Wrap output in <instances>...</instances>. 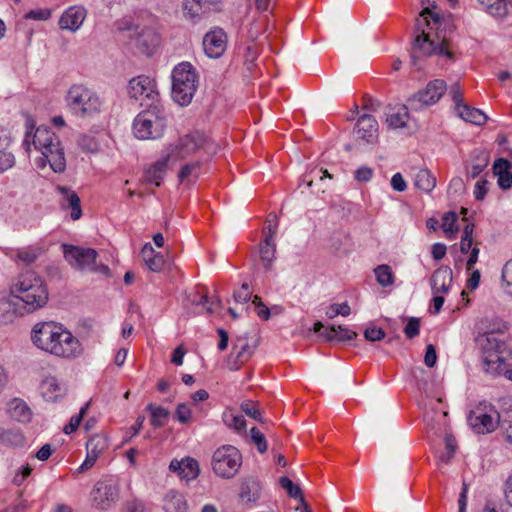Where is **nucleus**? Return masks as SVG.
Returning a JSON list of instances; mask_svg holds the SVG:
<instances>
[{"label":"nucleus","instance_id":"6e6d98bb","mask_svg":"<svg viewBox=\"0 0 512 512\" xmlns=\"http://www.w3.org/2000/svg\"><path fill=\"white\" fill-rule=\"evenodd\" d=\"M264 22V18H259L250 24V27L248 29V38L251 41H255L261 35V33L263 32Z\"/></svg>","mask_w":512,"mask_h":512},{"label":"nucleus","instance_id":"7c9ffc66","mask_svg":"<svg viewBox=\"0 0 512 512\" xmlns=\"http://www.w3.org/2000/svg\"><path fill=\"white\" fill-rule=\"evenodd\" d=\"M484 365L487 372L505 376L509 367H511V358L506 359L498 353H492L485 357Z\"/></svg>","mask_w":512,"mask_h":512},{"label":"nucleus","instance_id":"1a4fd4ad","mask_svg":"<svg viewBox=\"0 0 512 512\" xmlns=\"http://www.w3.org/2000/svg\"><path fill=\"white\" fill-rule=\"evenodd\" d=\"M241 465L242 455L235 446L223 445L217 448L212 455V470L222 479L235 477Z\"/></svg>","mask_w":512,"mask_h":512},{"label":"nucleus","instance_id":"c03bdc74","mask_svg":"<svg viewBox=\"0 0 512 512\" xmlns=\"http://www.w3.org/2000/svg\"><path fill=\"white\" fill-rule=\"evenodd\" d=\"M89 405L90 403L87 402L85 403L81 409H80V412L77 414V415H73L69 421V423L64 427L63 431L65 434H71L73 433L74 431L77 430V428L79 427L84 415L86 414L88 408H89Z\"/></svg>","mask_w":512,"mask_h":512},{"label":"nucleus","instance_id":"4c0bfd02","mask_svg":"<svg viewBox=\"0 0 512 512\" xmlns=\"http://www.w3.org/2000/svg\"><path fill=\"white\" fill-rule=\"evenodd\" d=\"M374 274H375L377 283L381 287H389L394 284L395 275L389 265L382 264V265L377 266L374 269Z\"/></svg>","mask_w":512,"mask_h":512},{"label":"nucleus","instance_id":"69168bd1","mask_svg":"<svg viewBox=\"0 0 512 512\" xmlns=\"http://www.w3.org/2000/svg\"><path fill=\"white\" fill-rule=\"evenodd\" d=\"M419 321L417 318H410L407 322L404 333L409 338L412 339L419 334Z\"/></svg>","mask_w":512,"mask_h":512},{"label":"nucleus","instance_id":"0e129e2a","mask_svg":"<svg viewBox=\"0 0 512 512\" xmlns=\"http://www.w3.org/2000/svg\"><path fill=\"white\" fill-rule=\"evenodd\" d=\"M123 512H145V504L139 499L128 500L124 504Z\"/></svg>","mask_w":512,"mask_h":512},{"label":"nucleus","instance_id":"cd10ccee","mask_svg":"<svg viewBox=\"0 0 512 512\" xmlns=\"http://www.w3.org/2000/svg\"><path fill=\"white\" fill-rule=\"evenodd\" d=\"M57 191L61 195V205L64 209H71V218L78 220L82 216V209L80 205V198L72 189L65 186H57Z\"/></svg>","mask_w":512,"mask_h":512},{"label":"nucleus","instance_id":"c85d7f7f","mask_svg":"<svg viewBox=\"0 0 512 512\" xmlns=\"http://www.w3.org/2000/svg\"><path fill=\"white\" fill-rule=\"evenodd\" d=\"M386 123L392 129H399L406 126L409 113L405 105L388 106L385 112Z\"/></svg>","mask_w":512,"mask_h":512},{"label":"nucleus","instance_id":"13d9d810","mask_svg":"<svg viewBox=\"0 0 512 512\" xmlns=\"http://www.w3.org/2000/svg\"><path fill=\"white\" fill-rule=\"evenodd\" d=\"M252 297V291L247 283H243L241 288L234 292V300L238 303H247Z\"/></svg>","mask_w":512,"mask_h":512},{"label":"nucleus","instance_id":"ea45409f","mask_svg":"<svg viewBox=\"0 0 512 512\" xmlns=\"http://www.w3.org/2000/svg\"><path fill=\"white\" fill-rule=\"evenodd\" d=\"M458 216L455 212H447L442 217V228L447 238L453 239L458 231Z\"/></svg>","mask_w":512,"mask_h":512},{"label":"nucleus","instance_id":"864d4df0","mask_svg":"<svg viewBox=\"0 0 512 512\" xmlns=\"http://www.w3.org/2000/svg\"><path fill=\"white\" fill-rule=\"evenodd\" d=\"M38 255L37 249L26 248L18 251L17 258L24 264L29 265L36 261Z\"/></svg>","mask_w":512,"mask_h":512},{"label":"nucleus","instance_id":"09e8293b","mask_svg":"<svg viewBox=\"0 0 512 512\" xmlns=\"http://www.w3.org/2000/svg\"><path fill=\"white\" fill-rule=\"evenodd\" d=\"M250 435L253 443L257 446V450L259 451V453L266 452L268 446L263 433L256 427H252L250 430Z\"/></svg>","mask_w":512,"mask_h":512},{"label":"nucleus","instance_id":"6e6552de","mask_svg":"<svg viewBox=\"0 0 512 512\" xmlns=\"http://www.w3.org/2000/svg\"><path fill=\"white\" fill-rule=\"evenodd\" d=\"M198 150H204L208 154H215L217 145L200 132H194L180 137L175 143L169 145L166 153L176 163Z\"/></svg>","mask_w":512,"mask_h":512},{"label":"nucleus","instance_id":"dca6fc26","mask_svg":"<svg viewBox=\"0 0 512 512\" xmlns=\"http://www.w3.org/2000/svg\"><path fill=\"white\" fill-rule=\"evenodd\" d=\"M202 44L209 58L218 59L227 48V35L221 28H215L205 34Z\"/></svg>","mask_w":512,"mask_h":512},{"label":"nucleus","instance_id":"ddd939ff","mask_svg":"<svg viewBox=\"0 0 512 512\" xmlns=\"http://www.w3.org/2000/svg\"><path fill=\"white\" fill-rule=\"evenodd\" d=\"M119 485L112 480L98 481L92 491V504L96 509L108 510L119 499Z\"/></svg>","mask_w":512,"mask_h":512},{"label":"nucleus","instance_id":"a18cd8bd","mask_svg":"<svg viewBox=\"0 0 512 512\" xmlns=\"http://www.w3.org/2000/svg\"><path fill=\"white\" fill-rule=\"evenodd\" d=\"M350 313H351V308H350L349 304L347 302H343V303L331 304L327 308L325 314L329 319H333L338 315H341L344 317L349 316Z\"/></svg>","mask_w":512,"mask_h":512},{"label":"nucleus","instance_id":"6ab92c4d","mask_svg":"<svg viewBox=\"0 0 512 512\" xmlns=\"http://www.w3.org/2000/svg\"><path fill=\"white\" fill-rule=\"evenodd\" d=\"M87 17V10L81 5L68 7L59 19V27L70 32L78 31Z\"/></svg>","mask_w":512,"mask_h":512},{"label":"nucleus","instance_id":"5fc2aeb1","mask_svg":"<svg viewBox=\"0 0 512 512\" xmlns=\"http://www.w3.org/2000/svg\"><path fill=\"white\" fill-rule=\"evenodd\" d=\"M175 416L180 423L186 424L191 420L192 412L187 404L180 403L176 407Z\"/></svg>","mask_w":512,"mask_h":512},{"label":"nucleus","instance_id":"052dcab7","mask_svg":"<svg viewBox=\"0 0 512 512\" xmlns=\"http://www.w3.org/2000/svg\"><path fill=\"white\" fill-rule=\"evenodd\" d=\"M364 337L370 342L380 341L385 337V332L381 328L368 327L364 331Z\"/></svg>","mask_w":512,"mask_h":512},{"label":"nucleus","instance_id":"a878e982","mask_svg":"<svg viewBox=\"0 0 512 512\" xmlns=\"http://www.w3.org/2000/svg\"><path fill=\"white\" fill-rule=\"evenodd\" d=\"M431 290L433 294H447L452 284V270L448 266L436 269L431 277Z\"/></svg>","mask_w":512,"mask_h":512},{"label":"nucleus","instance_id":"f3484780","mask_svg":"<svg viewBox=\"0 0 512 512\" xmlns=\"http://www.w3.org/2000/svg\"><path fill=\"white\" fill-rule=\"evenodd\" d=\"M43 399L47 402H58L67 393L66 384L56 376H45L39 386Z\"/></svg>","mask_w":512,"mask_h":512},{"label":"nucleus","instance_id":"7ed1b4c3","mask_svg":"<svg viewBox=\"0 0 512 512\" xmlns=\"http://www.w3.org/2000/svg\"><path fill=\"white\" fill-rule=\"evenodd\" d=\"M31 145L42 154V157L37 162L39 168H44L46 163H48L55 173L65 171L66 158L64 148L59 137L48 127H38L33 135L29 131L26 132L23 146L27 152H30Z\"/></svg>","mask_w":512,"mask_h":512},{"label":"nucleus","instance_id":"aec40b11","mask_svg":"<svg viewBox=\"0 0 512 512\" xmlns=\"http://www.w3.org/2000/svg\"><path fill=\"white\" fill-rule=\"evenodd\" d=\"M474 224L468 223L463 229V233L460 240V251L463 254L469 253V257L466 262L467 270H471L472 267L477 263L480 249L477 244L474 245L473 239Z\"/></svg>","mask_w":512,"mask_h":512},{"label":"nucleus","instance_id":"49530a36","mask_svg":"<svg viewBox=\"0 0 512 512\" xmlns=\"http://www.w3.org/2000/svg\"><path fill=\"white\" fill-rule=\"evenodd\" d=\"M489 156L485 152H481L477 157V162L472 164L468 174L471 178H476L487 167Z\"/></svg>","mask_w":512,"mask_h":512},{"label":"nucleus","instance_id":"338daca9","mask_svg":"<svg viewBox=\"0 0 512 512\" xmlns=\"http://www.w3.org/2000/svg\"><path fill=\"white\" fill-rule=\"evenodd\" d=\"M503 493L506 504L512 508V474L504 482Z\"/></svg>","mask_w":512,"mask_h":512},{"label":"nucleus","instance_id":"f03ea898","mask_svg":"<svg viewBox=\"0 0 512 512\" xmlns=\"http://www.w3.org/2000/svg\"><path fill=\"white\" fill-rule=\"evenodd\" d=\"M31 341L38 349L67 360L78 358L83 352L80 341L62 324L53 321L36 323Z\"/></svg>","mask_w":512,"mask_h":512},{"label":"nucleus","instance_id":"473e14b6","mask_svg":"<svg viewBox=\"0 0 512 512\" xmlns=\"http://www.w3.org/2000/svg\"><path fill=\"white\" fill-rule=\"evenodd\" d=\"M163 509L165 512H186L187 502L185 497L177 491H169L163 500Z\"/></svg>","mask_w":512,"mask_h":512},{"label":"nucleus","instance_id":"393cba45","mask_svg":"<svg viewBox=\"0 0 512 512\" xmlns=\"http://www.w3.org/2000/svg\"><path fill=\"white\" fill-rule=\"evenodd\" d=\"M313 330L315 333H320L328 341H348L357 336L356 332L343 326H331L324 329L321 322H316Z\"/></svg>","mask_w":512,"mask_h":512},{"label":"nucleus","instance_id":"774afa93","mask_svg":"<svg viewBox=\"0 0 512 512\" xmlns=\"http://www.w3.org/2000/svg\"><path fill=\"white\" fill-rule=\"evenodd\" d=\"M502 280L506 286L512 288V259L506 262L502 269Z\"/></svg>","mask_w":512,"mask_h":512},{"label":"nucleus","instance_id":"37998d69","mask_svg":"<svg viewBox=\"0 0 512 512\" xmlns=\"http://www.w3.org/2000/svg\"><path fill=\"white\" fill-rule=\"evenodd\" d=\"M445 452L439 456V462L447 464L456 452V440L452 435L445 436Z\"/></svg>","mask_w":512,"mask_h":512},{"label":"nucleus","instance_id":"2f4dec72","mask_svg":"<svg viewBox=\"0 0 512 512\" xmlns=\"http://www.w3.org/2000/svg\"><path fill=\"white\" fill-rule=\"evenodd\" d=\"M481 10L496 19H503L508 14L505 0H476Z\"/></svg>","mask_w":512,"mask_h":512},{"label":"nucleus","instance_id":"20e7f679","mask_svg":"<svg viewBox=\"0 0 512 512\" xmlns=\"http://www.w3.org/2000/svg\"><path fill=\"white\" fill-rule=\"evenodd\" d=\"M10 293L22 301L29 312L42 308L48 300V292L42 279L31 271L21 273L13 280Z\"/></svg>","mask_w":512,"mask_h":512},{"label":"nucleus","instance_id":"5701e85b","mask_svg":"<svg viewBox=\"0 0 512 512\" xmlns=\"http://www.w3.org/2000/svg\"><path fill=\"white\" fill-rule=\"evenodd\" d=\"M354 131L357 138L373 143L378 137V123L372 115L363 114L359 117Z\"/></svg>","mask_w":512,"mask_h":512},{"label":"nucleus","instance_id":"e433bc0d","mask_svg":"<svg viewBox=\"0 0 512 512\" xmlns=\"http://www.w3.org/2000/svg\"><path fill=\"white\" fill-rule=\"evenodd\" d=\"M108 442L104 436L94 435L86 443L87 453L98 459V457L107 449Z\"/></svg>","mask_w":512,"mask_h":512},{"label":"nucleus","instance_id":"a19ab883","mask_svg":"<svg viewBox=\"0 0 512 512\" xmlns=\"http://www.w3.org/2000/svg\"><path fill=\"white\" fill-rule=\"evenodd\" d=\"M223 422L227 427L232 428L237 432L243 431L246 428V420L244 416L235 414L232 411H226L223 413Z\"/></svg>","mask_w":512,"mask_h":512},{"label":"nucleus","instance_id":"e2e57ef3","mask_svg":"<svg viewBox=\"0 0 512 512\" xmlns=\"http://www.w3.org/2000/svg\"><path fill=\"white\" fill-rule=\"evenodd\" d=\"M488 181L485 179H480L476 182L474 186V197L476 200H483L488 193Z\"/></svg>","mask_w":512,"mask_h":512},{"label":"nucleus","instance_id":"58836bf2","mask_svg":"<svg viewBox=\"0 0 512 512\" xmlns=\"http://www.w3.org/2000/svg\"><path fill=\"white\" fill-rule=\"evenodd\" d=\"M205 4H208L205 0H184L183 12L185 17L190 20L198 19Z\"/></svg>","mask_w":512,"mask_h":512},{"label":"nucleus","instance_id":"412c9836","mask_svg":"<svg viewBox=\"0 0 512 512\" xmlns=\"http://www.w3.org/2000/svg\"><path fill=\"white\" fill-rule=\"evenodd\" d=\"M169 469L187 482L196 479L200 472L198 461L191 457L181 460L173 459L170 462Z\"/></svg>","mask_w":512,"mask_h":512},{"label":"nucleus","instance_id":"680f3d73","mask_svg":"<svg viewBox=\"0 0 512 512\" xmlns=\"http://www.w3.org/2000/svg\"><path fill=\"white\" fill-rule=\"evenodd\" d=\"M509 171H511V163L507 159L499 158L494 162L493 173L495 176L499 177Z\"/></svg>","mask_w":512,"mask_h":512},{"label":"nucleus","instance_id":"2eb2a0df","mask_svg":"<svg viewBox=\"0 0 512 512\" xmlns=\"http://www.w3.org/2000/svg\"><path fill=\"white\" fill-rule=\"evenodd\" d=\"M267 233L264 241L260 244V259L266 270H270L276 258L275 236L277 233V216L270 214L267 220Z\"/></svg>","mask_w":512,"mask_h":512},{"label":"nucleus","instance_id":"4d7b16f0","mask_svg":"<svg viewBox=\"0 0 512 512\" xmlns=\"http://www.w3.org/2000/svg\"><path fill=\"white\" fill-rule=\"evenodd\" d=\"M32 467L29 464H26L19 468L13 477V483L17 486H20L24 483V481L31 475Z\"/></svg>","mask_w":512,"mask_h":512},{"label":"nucleus","instance_id":"c9c22d12","mask_svg":"<svg viewBox=\"0 0 512 512\" xmlns=\"http://www.w3.org/2000/svg\"><path fill=\"white\" fill-rule=\"evenodd\" d=\"M146 409L150 412V422L153 427L159 428L165 425L170 415V412L166 408L156 406L154 404H148Z\"/></svg>","mask_w":512,"mask_h":512},{"label":"nucleus","instance_id":"9b49d317","mask_svg":"<svg viewBox=\"0 0 512 512\" xmlns=\"http://www.w3.org/2000/svg\"><path fill=\"white\" fill-rule=\"evenodd\" d=\"M467 421L475 433L485 434L497 428L500 416L492 405L481 403L470 411Z\"/></svg>","mask_w":512,"mask_h":512},{"label":"nucleus","instance_id":"de8ad7c7","mask_svg":"<svg viewBox=\"0 0 512 512\" xmlns=\"http://www.w3.org/2000/svg\"><path fill=\"white\" fill-rule=\"evenodd\" d=\"M0 323L8 324L13 321L15 318V309L12 307L11 303L7 300H0Z\"/></svg>","mask_w":512,"mask_h":512},{"label":"nucleus","instance_id":"603ef678","mask_svg":"<svg viewBox=\"0 0 512 512\" xmlns=\"http://www.w3.org/2000/svg\"><path fill=\"white\" fill-rule=\"evenodd\" d=\"M200 163L199 162H191L185 164L179 174L178 178L181 182L186 181L190 178V176H197V171L199 170Z\"/></svg>","mask_w":512,"mask_h":512},{"label":"nucleus","instance_id":"b1692460","mask_svg":"<svg viewBox=\"0 0 512 512\" xmlns=\"http://www.w3.org/2000/svg\"><path fill=\"white\" fill-rule=\"evenodd\" d=\"M172 163V159L164 152L161 157L148 167L144 172V181L155 186H160L166 174L168 164Z\"/></svg>","mask_w":512,"mask_h":512},{"label":"nucleus","instance_id":"4be33fe9","mask_svg":"<svg viewBox=\"0 0 512 512\" xmlns=\"http://www.w3.org/2000/svg\"><path fill=\"white\" fill-rule=\"evenodd\" d=\"M6 413L8 416L19 423L27 424L31 422L33 411L25 400L14 397L6 403Z\"/></svg>","mask_w":512,"mask_h":512},{"label":"nucleus","instance_id":"a211bd4d","mask_svg":"<svg viewBox=\"0 0 512 512\" xmlns=\"http://www.w3.org/2000/svg\"><path fill=\"white\" fill-rule=\"evenodd\" d=\"M253 348L249 345L246 338H237L232 347V351L227 359V365L230 370H238L253 355Z\"/></svg>","mask_w":512,"mask_h":512},{"label":"nucleus","instance_id":"bb28decb","mask_svg":"<svg viewBox=\"0 0 512 512\" xmlns=\"http://www.w3.org/2000/svg\"><path fill=\"white\" fill-rule=\"evenodd\" d=\"M159 42V35L152 28H143L135 40L136 47L145 55H152L159 46Z\"/></svg>","mask_w":512,"mask_h":512},{"label":"nucleus","instance_id":"8fccbe9b","mask_svg":"<svg viewBox=\"0 0 512 512\" xmlns=\"http://www.w3.org/2000/svg\"><path fill=\"white\" fill-rule=\"evenodd\" d=\"M241 411L244 412L247 416L262 421L261 413L258 409V406L255 402L247 400L241 403L240 405Z\"/></svg>","mask_w":512,"mask_h":512},{"label":"nucleus","instance_id":"423d86ee","mask_svg":"<svg viewBox=\"0 0 512 512\" xmlns=\"http://www.w3.org/2000/svg\"><path fill=\"white\" fill-rule=\"evenodd\" d=\"M198 87V75L189 62H181L172 71V98L180 106L191 103Z\"/></svg>","mask_w":512,"mask_h":512},{"label":"nucleus","instance_id":"f704fd0d","mask_svg":"<svg viewBox=\"0 0 512 512\" xmlns=\"http://www.w3.org/2000/svg\"><path fill=\"white\" fill-rule=\"evenodd\" d=\"M456 112L464 121L475 125H482L487 121V116L484 112L476 108H471L466 104L459 105Z\"/></svg>","mask_w":512,"mask_h":512},{"label":"nucleus","instance_id":"bf43d9fd","mask_svg":"<svg viewBox=\"0 0 512 512\" xmlns=\"http://www.w3.org/2000/svg\"><path fill=\"white\" fill-rule=\"evenodd\" d=\"M15 165V157L12 153L2 151L0 153V173L11 169Z\"/></svg>","mask_w":512,"mask_h":512},{"label":"nucleus","instance_id":"c756f323","mask_svg":"<svg viewBox=\"0 0 512 512\" xmlns=\"http://www.w3.org/2000/svg\"><path fill=\"white\" fill-rule=\"evenodd\" d=\"M141 255L147 268L152 272H160L165 266L164 256L154 250L150 243H146L142 250Z\"/></svg>","mask_w":512,"mask_h":512},{"label":"nucleus","instance_id":"79ce46f5","mask_svg":"<svg viewBox=\"0 0 512 512\" xmlns=\"http://www.w3.org/2000/svg\"><path fill=\"white\" fill-rule=\"evenodd\" d=\"M280 486L285 489L288 495L295 499H300L301 503L305 506L304 498L301 489L298 485L294 484L288 477L283 476L279 479Z\"/></svg>","mask_w":512,"mask_h":512},{"label":"nucleus","instance_id":"4468645a","mask_svg":"<svg viewBox=\"0 0 512 512\" xmlns=\"http://www.w3.org/2000/svg\"><path fill=\"white\" fill-rule=\"evenodd\" d=\"M446 91V84L443 80L436 79L429 82L426 88L414 94L408 103L414 110H421L439 101Z\"/></svg>","mask_w":512,"mask_h":512},{"label":"nucleus","instance_id":"f8f14e48","mask_svg":"<svg viewBox=\"0 0 512 512\" xmlns=\"http://www.w3.org/2000/svg\"><path fill=\"white\" fill-rule=\"evenodd\" d=\"M62 248L65 260L74 269L91 271L96 269V250L69 244H63Z\"/></svg>","mask_w":512,"mask_h":512},{"label":"nucleus","instance_id":"3c124183","mask_svg":"<svg viewBox=\"0 0 512 512\" xmlns=\"http://www.w3.org/2000/svg\"><path fill=\"white\" fill-rule=\"evenodd\" d=\"M258 56V48L255 44H249L245 47L244 52V65L247 70L251 71L254 66V62Z\"/></svg>","mask_w":512,"mask_h":512},{"label":"nucleus","instance_id":"9d476101","mask_svg":"<svg viewBox=\"0 0 512 512\" xmlns=\"http://www.w3.org/2000/svg\"><path fill=\"white\" fill-rule=\"evenodd\" d=\"M128 95L141 106L159 105V92L153 78L146 75H139L132 78L127 87Z\"/></svg>","mask_w":512,"mask_h":512},{"label":"nucleus","instance_id":"0eeeda50","mask_svg":"<svg viewBox=\"0 0 512 512\" xmlns=\"http://www.w3.org/2000/svg\"><path fill=\"white\" fill-rule=\"evenodd\" d=\"M166 117L160 105L140 112L133 122V133L141 140L158 139L166 129Z\"/></svg>","mask_w":512,"mask_h":512},{"label":"nucleus","instance_id":"39448f33","mask_svg":"<svg viewBox=\"0 0 512 512\" xmlns=\"http://www.w3.org/2000/svg\"><path fill=\"white\" fill-rule=\"evenodd\" d=\"M68 109L79 118H91L97 115L102 101L97 93L83 84H73L66 95Z\"/></svg>","mask_w":512,"mask_h":512},{"label":"nucleus","instance_id":"72a5a7b5","mask_svg":"<svg viewBox=\"0 0 512 512\" xmlns=\"http://www.w3.org/2000/svg\"><path fill=\"white\" fill-rule=\"evenodd\" d=\"M413 179L415 187L425 193L432 192L436 186L435 176L426 168L418 169Z\"/></svg>","mask_w":512,"mask_h":512},{"label":"nucleus","instance_id":"f257e3e1","mask_svg":"<svg viewBox=\"0 0 512 512\" xmlns=\"http://www.w3.org/2000/svg\"><path fill=\"white\" fill-rule=\"evenodd\" d=\"M420 17L415 24V38L411 52L412 66L416 70H421V58L433 55L444 56L449 60L453 59L452 52L437 32L441 25L439 14L429 7H425L421 11Z\"/></svg>","mask_w":512,"mask_h":512}]
</instances>
